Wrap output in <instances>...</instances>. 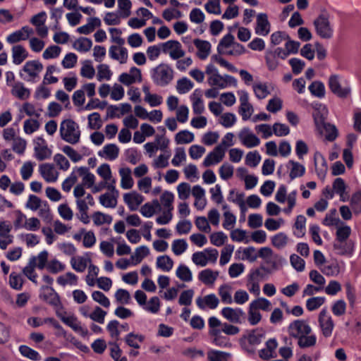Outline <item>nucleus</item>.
<instances>
[{
  "label": "nucleus",
  "instance_id": "f257e3e1",
  "mask_svg": "<svg viewBox=\"0 0 361 361\" xmlns=\"http://www.w3.org/2000/svg\"><path fill=\"white\" fill-rule=\"evenodd\" d=\"M288 331L290 337L298 340V345L300 348L313 347L317 343V336L312 334L311 326L305 320L297 319L291 322Z\"/></svg>",
  "mask_w": 361,
  "mask_h": 361
},
{
  "label": "nucleus",
  "instance_id": "f03ea898",
  "mask_svg": "<svg viewBox=\"0 0 361 361\" xmlns=\"http://www.w3.org/2000/svg\"><path fill=\"white\" fill-rule=\"evenodd\" d=\"M61 137L66 142L75 145L80 141V130L77 123L72 119L63 121L60 125Z\"/></svg>",
  "mask_w": 361,
  "mask_h": 361
},
{
  "label": "nucleus",
  "instance_id": "7ed1b4c3",
  "mask_svg": "<svg viewBox=\"0 0 361 361\" xmlns=\"http://www.w3.org/2000/svg\"><path fill=\"white\" fill-rule=\"evenodd\" d=\"M151 75L155 85L165 87L173 79V71L169 65L160 63L152 69Z\"/></svg>",
  "mask_w": 361,
  "mask_h": 361
},
{
  "label": "nucleus",
  "instance_id": "20e7f679",
  "mask_svg": "<svg viewBox=\"0 0 361 361\" xmlns=\"http://www.w3.org/2000/svg\"><path fill=\"white\" fill-rule=\"evenodd\" d=\"M329 17V14L324 11L320 13L313 22L317 35L322 39H329L334 35V30Z\"/></svg>",
  "mask_w": 361,
  "mask_h": 361
},
{
  "label": "nucleus",
  "instance_id": "39448f33",
  "mask_svg": "<svg viewBox=\"0 0 361 361\" xmlns=\"http://www.w3.org/2000/svg\"><path fill=\"white\" fill-rule=\"evenodd\" d=\"M328 85L332 93L341 99L347 98L351 92L350 86H341L340 76L338 75H330L328 81Z\"/></svg>",
  "mask_w": 361,
  "mask_h": 361
},
{
  "label": "nucleus",
  "instance_id": "423d86ee",
  "mask_svg": "<svg viewBox=\"0 0 361 361\" xmlns=\"http://www.w3.org/2000/svg\"><path fill=\"white\" fill-rule=\"evenodd\" d=\"M318 322L322 335L325 338L330 337L334 329V322L326 308L322 309L319 312Z\"/></svg>",
  "mask_w": 361,
  "mask_h": 361
},
{
  "label": "nucleus",
  "instance_id": "0eeeda50",
  "mask_svg": "<svg viewBox=\"0 0 361 361\" xmlns=\"http://www.w3.org/2000/svg\"><path fill=\"white\" fill-rule=\"evenodd\" d=\"M39 298L54 307L61 305L58 293L51 286H42Z\"/></svg>",
  "mask_w": 361,
  "mask_h": 361
},
{
  "label": "nucleus",
  "instance_id": "6e6552de",
  "mask_svg": "<svg viewBox=\"0 0 361 361\" xmlns=\"http://www.w3.org/2000/svg\"><path fill=\"white\" fill-rule=\"evenodd\" d=\"M42 70L43 65L39 61H27L25 63L23 71L28 74V78H24V80L26 81H34Z\"/></svg>",
  "mask_w": 361,
  "mask_h": 361
},
{
  "label": "nucleus",
  "instance_id": "1a4fd4ad",
  "mask_svg": "<svg viewBox=\"0 0 361 361\" xmlns=\"http://www.w3.org/2000/svg\"><path fill=\"white\" fill-rule=\"evenodd\" d=\"M236 79L229 75H221L219 73L213 74L208 78V83L211 86H216L220 89L226 88L228 85H235Z\"/></svg>",
  "mask_w": 361,
  "mask_h": 361
},
{
  "label": "nucleus",
  "instance_id": "9d476101",
  "mask_svg": "<svg viewBox=\"0 0 361 361\" xmlns=\"http://www.w3.org/2000/svg\"><path fill=\"white\" fill-rule=\"evenodd\" d=\"M226 149L222 145L214 147L212 152H209L204 159L203 165L208 167L211 165L219 163L225 155Z\"/></svg>",
  "mask_w": 361,
  "mask_h": 361
},
{
  "label": "nucleus",
  "instance_id": "9b49d317",
  "mask_svg": "<svg viewBox=\"0 0 361 361\" xmlns=\"http://www.w3.org/2000/svg\"><path fill=\"white\" fill-rule=\"evenodd\" d=\"M32 33V28L25 25L8 35L6 37V42L10 44H16L20 41L27 39Z\"/></svg>",
  "mask_w": 361,
  "mask_h": 361
},
{
  "label": "nucleus",
  "instance_id": "f8f14e48",
  "mask_svg": "<svg viewBox=\"0 0 361 361\" xmlns=\"http://www.w3.org/2000/svg\"><path fill=\"white\" fill-rule=\"evenodd\" d=\"M239 138L242 144L247 148H252L260 144V140L255 134L250 132V129L244 128L240 132Z\"/></svg>",
  "mask_w": 361,
  "mask_h": 361
},
{
  "label": "nucleus",
  "instance_id": "ddd939ff",
  "mask_svg": "<svg viewBox=\"0 0 361 361\" xmlns=\"http://www.w3.org/2000/svg\"><path fill=\"white\" fill-rule=\"evenodd\" d=\"M271 25L266 13H259L257 16L255 32L258 35L267 36L270 32Z\"/></svg>",
  "mask_w": 361,
  "mask_h": 361
},
{
  "label": "nucleus",
  "instance_id": "4468645a",
  "mask_svg": "<svg viewBox=\"0 0 361 361\" xmlns=\"http://www.w3.org/2000/svg\"><path fill=\"white\" fill-rule=\"evenodd\" d=\"M221 313L227 320L236 324H240L241 318L245 317V312L240 308L226 307L221 310Z\"/></svg>",
  "mask_w": 361,
  "mask_h": 361
},
{
  "label": "nucleus",
  "instance_id": "2eb2a0df",
  "mask_svg": "<svg viewBox=\"0 0 361 361\" xmlns=\"http://www.w3.org/2000/svg\"><path fill=\"white\" fill-rule=\"evenodd\" d=\"M314 159L317 176L321 180H324L328 170L327 161L325 157L318 152L314 153Z\"/></svg>",
  "mask_w": 361,
  "mask_h": 361
},
{
  "label": "nucleus",
  "instance_id": "dca6fc26",
  "mask_svg": "<svg viewBox=\"0 0 361 361\" xmlns=\"http://www.w3.org/2000/svg\"><path fill=\"white\" fill-rule=\"evenodd\" d=\"M196 303L201 310H204L206 307L214 310L218 307L219 300L215 294L211 293L205 295L203 298L199 297L196 300Z\"/></svg>",
  "mask_w": 361,
  "mask_h": 361
},
{
  "label": "nucleus",
  "instance_id": "f3484780",
  "mask_svg": "<svg viewBox=\"0 0 361 361\" xmlns=\"http://www.w3.org/2000/svg\"><path fill=\"white\" fill-rule=\"evenodd\" d=\"M39 173L48 183L55 182L57 180L59 174L55 170L54 165L51 164H41L39 166Z\"/></svg>",
  "mask_w": 361,
  "mask_h": 361
},
{
  "label": "nucleus",
  "instance_id": "a211bd4d",
  "mask_svg": "<svg viewBox=\"0 0 361 361\" xmlns=\"http://www.w3.org/2000/svg\"><path fill=\"white\" fill-rule=\"evenodd\" d=\"M278 343L275 338L269 339L265 344V348L259 351V356L264 360L276 357L275 350L276 349Z\"/></svg>",
  "mask_w": 361,
  "mask_h": 361
},
{
  "label": "nucleus",
  "instance_id": "6ab92c4d",
  "mask_svg": "<svg viewBox=\"0 0 361 361\" xmlns=\"http://www.w3.org/2000/svg\"><path fill=\"white\" fill-rule=\"evenodd\" d=\"M286 168L289 170L290 180L302 177L305 173V166L294 160H289L286 164Z\"/></svg>",
  "mask_w": 361,
  "mask_h": 361
},
{
  "label": "nucleus",
  "instance_id": "aec40b11",
  "mask_svg": "<svg viewBox=\"0 0 361 361\" xmlns=\"http://www.w3.org/2000/svg\"><path fill=\"white\" fill-rule=\"evenodd\" d=\"M123 200L130 211H135L143 202V197L136 192L125 193Z\"/></svg>",
  "mask_w": 361,
  "mask_h": 361
},
{
  "label": "nucleus",
  "instance_id": "412c9836",
  "mask_svg": "<svg viewBox=\"0 0 361 361\" xmlns=\"http://www.w3.org/2000/svg\"><path fill=\"white\" fill-rule=\"evenodd\" d=\"M333 247L337 255L350 256L353 254V245L350 241L335 240Z\"/></svg>",
  "mask_w": 361,
  "mask_h": 361
},
{
  "label": "nucleus",
  "instance_id": "4be33fe9",
  "mask_svg": "<svg viewBox=\"0 0 361 361\" xmlns=\"http://www.w3.org/2000/svg\"><path fill=\"white\" fill-rule=\"evenodd\" d=\"M62 322L82 336H86L88 334V330L81 326L80 323L74 316L63 317Z\"/></svg>",
  "mask_w": 361,
  "mask_h": 361
},
{
  "label": "nucleus",
  "instance_id": "5701e85b",
  "mask_svg": "<svg viewBox=\"0 0 361 361\" xmlns=\"http://www.w3.org/2000/svg\"><path fill=\"white\" fill-rule=\"evenodd\" d=\"M119 154V148L115 144H107L103 147L102 151H99L98 154L99 157L113 161L115 160Z\"/></svg>",
  "mask_w": 361,
  "mask_h": 361
},
{
  "label": "nucleus",
  "instance_id": "b1692460",
  "mask_svg": "<svg viewBox=\"0 0 361 361\" xmlns=\"http://www.w3.org/2000/svg\"><path fill=\"white\" fill-rule=\"evenodd\" d=\"M194 44L197 47L198 52L197 56L198 57L204 60L207 58V56L209 55L210 50H211V44L208 41L202 40L200 39H195L194 40Z\"/></svg>",
  "mask_w": 361,
  "mask_h": 361
},
{
  "label": "nucleus",
  "instance_id": "393cba45",
  "mask_svg": "<svg viewBox=\"0 0 361 361\" xmlns=\"http://www.w3.org/2000/svg\"><path fill=\"white\" fill-rule=\"evenodd\" d=\"M145 336L130 332L124 337L125 343L130 348L139 349L140 343L145 341Z\"/></svg>",
  "mask_w": 361,
  "mask_h": 361
},
{
  "label": "nucleus",
  "instance_id": "a878e982",
  "mask_svg": "<svg viewBox=\"0 0 361 361\" xmlns=\"http://www.w3.org/2000/svg\"><path fill=\"white\" fill-rule=\"evenodd\" d=\"M36 265V259L35 257H30L27 265L23 269V273L32 282L37 284V274L35 271Z\"/></svg>",
  "mask_w": 361,
  "mask_h": 361
},
{
  "label": "nucleus",
  "instance_id": "bb28decb",
  "mask_svg": "<svg viewBox=\"0 0 361 361\" xmlns=\"http://www.w3.org/2000/svg\"><path fill=\"white\" fill-rule=\"evenodd\" d=\"M27 56L28 53L22 45H16L12 47V57L13 63L19 65Z\"/></svg>",
  "mask_w": 361,
  "mask_h": 361
},
{
  "label": "nucleus",
  "instance_id": "cd10ccee",
  "mask_svg": "<svg viewBox=\"0 0 361 361\" xmlns=\"http://www.w3.org/2000/svg\"><path fill=\"white\" fill-rule=\"evenodd\" d=\"M121 177V186L123 189L128 190L133 186V180L131 177V170L129 168H122L119 170Z\"/></svg>",
  "mask_w": 361,
  "mask_h": 361
},
{
  "label": "nucleus",
  "instance_id": "c85d7f7f",
  "mask_svg": "<svg viewBox=\"0 0 361 361\" xmlns=\"http://www.w3.org/2000/svg\"><path fill=\"white\" fill-rule=\"evenodd\" d=\"M219 276L218 271H213L212 269H207L201 271L198 274V279L206 285L213 284Z\"/></svg>",
  "mask_w": 361,
  "mask_h": 361
},
{
  "label": "nucleus",
  "instance_id": "c756f323",
  "mask_svg": "<svg viewBox=\"0 0 361 361\" xmlns=\"http://www.w3.org/2000/svg\"><path fill=\"white\" fill-rule=\"evenodd\" d=\"M264 336V334L261 330L255 329L250 331L247 335L244 336L242 339L243 341L246 340L250 345H257L262 342V339Z\"/></svg>",
  "mask_w": 361,
  "mask_h": 361
},
{
  "label": "nucleus",
  "instance_id": "7c9ffc66",
  "mask_svg": "<svg viewBox=\"0 0 361 361\" xmlns=\"http://www.w3.org/2000/svg\"><path fill=\"white\" fill-rule=\"evenodd\" d=\"M11 93L20 99H27L30 95V91L26 88L23 82H17L13 85Z\"/></svg>",
  "mask_w": 361,
  "mask_h": 361
},
{
  "label": "nucleus",
  "instance_id": "2f4dec72",
  "mask_svg": "<svg viewBox=\"0 0 361 361\" xmlns=\"http://www.w3.org/2000/svg\"><path fill=\"white\" fill-rule=\"evenodd\" d=\"M234 42L235 37L232 34L228 33L219 42L217 46L218 54H226V51L224 49L231 47Z\"/></svg>",
  "mask_w": 361,
  "mask_h": 361
},
{
  "label": "nucleus",
  "instance_id": "473e14b6",
  "mask_svg": "<svg viewBox=\"0 0 361 361\" xmlns=\"http://www.w3.org/2000/svg\"><path fill=\"white\" fill-rule=\"evenodd\" d=\"M149 254V248L145 245H142L135 249L134 255H132L130 259L132 263L136 265L142 262L143 258Z\"/></svg>",
  "mask_w": 361,
  "mask_h": 361
},
{
  "label": "nucleus",
  "instance_id": "72a5a7b5",
  "mask_svg": "<svg viewBox=\"0 0 361 361\" xmlns=\"http://www.w3.org/2000/svg\"><path fill=\"white\" fill-rule=\"evenodd\" d=\"M268 274H269V269L264 266H261L255 270H251L247 277L248 281H257L259 282L261 280L266 279Z\"/></svg>",
  "mask_w": 361,
  "mask_h": 361
},
{
  "label": "nucleus",
  "instance_id": "f704fd0d",
  "mask_svg": "<svg viewBox=\"0 0 361 361\" xmlns=\"http://www.w3.org/2000/svg\"><path fill=\"white\" fill-rule=\"evenodd\" d=\"M19 352L23 357H27L31 360L39 361L41 360V355L39 353L27 345H20Z\"/></svg>",
  "mask_w": 361,
  "mask_h": 361
},
{
  "label": "nucleus",
  "instance_id": "c9c22d12",
  "mask_svg": "<svg viewBox=\"0 0 361 361\" xmlns=\"http://www.w3.org/2000/svg\"><path fill=\"white\" fill-rule=\"evenodd\" d=\"M306 218L303 215H298L294 224V235L298 238L302 237L305 233Z\"/></svg>",
  "mask_w": 361,
  "mask_h": 361
},
{
  "label": "nucleus",
  "instance_id": "e433bc0d",
  "mask_svg": "<svg viewBox=\"0 0 361 361\" xmlns=\"http://www.w3.org/2000/svg\"><path fill=\"white\" fill-rule=\"evenodd\" d=\"M311 94L318 98H323L325 96V86L321 81L312 82L308 87Z\"/></svg>",
  "mask_w": 361,
  "mask_h": 361
},
{
  "label": "nucleus",
  "instance_id": "4c0bfd02",
  "mask_svg": "<svg viewBox=\"0 0 361 361\" xmlns=\"http://www.w3.org/2000/svg\"><path fill=\"white\" fill-rule=\"evenodd\" d=\"M160 208V204L157 200L152 201V203H145L141 207L140 212L145 217H151L155 213V209Z\"/></svg>",
  "mask_w": 361,
  "mask_h": 361
},
{
  "label": "nucleus",
  "instance_id": "58836bf2",
  "mask_svg": "<svg viewBox=\"0 0 361 361\" xmlns=\"http://www.w3.org/2000/svg\"><path fill=\"white\" fill-rule=\"evenodd\" d=\"M92 46V40L87 37H80L73 44V47L80 52L90 51Z\"/></svg>",
  "mask_w": 361,
  "mask_h": 361
},
{
  "label": "nucleus",
  "instance_id": "ea45409f",
  "mask_svg": "<svg viewBox=\"0 0 361 361\" xmlns=\"http://www.w3.org/2000/svg\"><path fill=\"white\" fill-rule=\"evenodd\" d=\"M173 265L172 259L168 255L159 256L157 259V267L164 271H169Z\"/></svg>",
  "mask_w": 361,
  "mask_h": 361
},
{
  "label": "nucleus",
  "instance_id": "a19ab883",
  "mask_svg": "<svg viewBox=\"0 0 361 361\" xmlns=\"http://www.w3.org/2000/svg\"><path fill=\"white\" fill-rule=\"evenodd\" d=\"M194 134L187 130H180L175 136L178 145L190 143L194 140Z\"/></svg>",
  "mask_w": 361,
  "mask_h": 361
},
{
  "label": "nucleus",
  "instance_id": "79ce46f5",
  "mask_svg": "<svg viewBox=\"0 0 361 361\" xmlns=\"http://www.w3.org/2000/svg\"><path fill=\"white\" fill-rule=\"evenodd\" d=\"M176 276L181 281L189 282L192 279V274L190 269L184 264H180L176 269Z\"/></svg>",
  "mask_w": 361,
  "mask_h": 361
},
{
  "label": "nucleus",
  "instance_id": "37998d69",
  "mask_svg": "<svg viewBox=\"0 0 361 361\" xmlns=\"http://www.w3.org/2000/svg\"><path fill=\"white\" fill-rule=\"evenodd\" d=\"M92 219L96 226H101L104 224H110L113 218L111 215L105 214L101 212H95L92 215Z\"/></svg>",
  "mask_w": 361,
  "mask_h": 361
},
{
  "label": "nucleus",
  "instance_id": "c03bdc74",
  "mask_svg": "<svg viewBox=\"0 0 361 361\" xmlns=\"http://www.w3.org/2000/svg\"><path fill=\"white\" fill-rule=\"evenodd\" d=\"M46 269L51 274H56L63 271L66 269V265L56 259H52L47 262Z\"/></svg>",
  "mask_w": 361,
  "mask_h": 361
},
{
  "label": "nucleus",
  "instance_id": "a18cd8bd",
  "mask_svg": "<svg viewBox=\"0 0 361 361\" xmlns=\"http://www.w3.org/2000/svg\"><path fill=\"white\" fill-rule=\"evenodd\" d=\"M193 82L187 78H183L178 80L176 90L179 94H185L193 87Z\"/></svg>",
  "mask_w": 361,
  "mask_h": 361
},
{
  "label": "nucleus",
  "instance_id": "49530a36",
  "mask_svg": "<svg viewBox=\"0 0 361 361\" xmlns=\"http://www.w3.org/2000/svg\"><path fill=\"white\" fill-rule=\"evenodd\" d=\"M35 154L37 159L42 161L51 157V150L48 148L47 145H37L35 147Z\"/></svg>",
  "mask_w": 361,
  "mask_h": 361
},
{
  "label": "nucleus",
  "instance_id": "de8ad7c7",
  "mask_svg": "<svg viewBox=\"0 0 361 361\" xmlns=\"http://www.w3.org/2000/svg\"><path fill=\"white\" fill-rule=\"evenodd\" d=\"M85 317H89L92 320L99 324H104L106 312L99 307H96L94 310L90 314L82 313Z\"/></svg>",
  "mask_w": 361,
  "mask_h": 361
},
{
  "label": "nucleus",
  "instance_id": "09e8293b",
  "mask_svg": "<svg viewBox=\"0 0 361 361\" xmlns=\"http://www.w3.org/2000/svg\"><path fill=\"white\" fill-rule=\"evenodd\" d=\"M325 301L324 297H312L307 300L306 307L309 311H314L320 307Z\"/></svg>",
  "mask_w": 361,
  "mask_h": 361
},
{
  "label": "nucleus",
  "instance_id": "8fccbe9b",
  "mask_svg": "<svg viewBox=\"0 0 361 361\" xmlns=\"http://www.w3.org/2000/svg\"><path fill=\"white\" fill-rule=\"evenodd\" d=\"M172 251L176 255H182L188 248V243L184 239L174 240L171 245Z\"/></svg>",
  "mask_w": 361,
  "mask_h": 361
},
{
  "label": "nucleus",
  "instance_id": "3c124183",
  "mask_svg": "<svg viewBox=\"0 0 361 361\" xmlns=\"http://www.w3.org/2000/svg\"><path fill=\"white\" fill-rule=\"evenodd\" d=\"M252 308H255L257 310H262L264 311H269L271 310V304L269 300L264 298H259L254 300L250 303Z\"/></svg>",
  "mask_w": 361,
  "mask_h": 361
},
{
  "label": "nucleus",
  "instance_id": "603ef678",
  "mask_svg": "<svg viewBox=\"0 0 361 361\" xmlns=\"http://www.w3.org/2000/svg\"><path fill=\"white\" fill-rule=\"evenodd\" d=\"M265 61L269 71L275 70L279 66L278 58L273 51H266Z\"/></svg>",
  "mask_w": 361,
  "mask_h": 361
},
{
  "label": "nucleus",
  "instance_id": "864d4df0",
  "mask_svg": "<svg viewBox=\"0 0 361 361\" xmlns=\"http://www.w3.org/2000/svg\"><path fill=\"white\" fill-rule=\"evenodd\" d=\"M132 4L130 0H118V7L120 11L121 17L123 18H128L131 12Z\"/></svg>",
  "mask_w": 361,
  "mask_h": 361
},
{
  "label": "nucleus",
  "instance_id": "5fc2aeb1",
  "mask_svg": "<svg viewBox=\"0 0 361 361\" xmlns=\"http://www.w3.org/2000/svg\"><path fill=\"white\" fill-rule=\"evenodd\" d=\"M100 204L105 207L114 208L117 204V200L113 195L106 192L99 197Z\"/></svg>",
  "mask_w": 361,
  "mask_h": 361
},
{
  "label": "nucleus",
  "instance_id": "6e6d98bb",
  "mask_svg": "<svg viewBox=\"0 0 361 361\" xmlns=\"http://www.w3.org/2000/svg\"><path fill=\"white\" fill-rule=\"evenodd\" d=\"M112 73L109 69V67L106 64H100L97 66V78L99 81H102L104 79L109 80L111 79Z\"/></svg>",
  "mask_w": 361,
  "mask_h": 361
},
{
  "label": "nucleus",
  "instance_id": "4d7b16f0",
  "mask_svg": "<svg viewBox=\"0 0 361 361\" xmlns=\"http://www.w3.org/2000/svg\"><path fill=\"white\" fill-rule=\"evenodd\" d=\"M253 91L255 92V96L259 99H264L269 94V91L267 88V86L264 83H257L253 85Z\"/></svg>",
  "mask_w": 361,
  "mask_h": 361
},
{
  "label": "nucleus",
  "instance_id": "13d9d810",
  "mask_svg": "<svg viewBox=\"0 0 361 361\" xmlns=\"http://www.w3.org/2000/svg\"><path fill=\"white\" fill-rule=\"evenodd\" d=\"M9 283L12 288L17 290H21L23 284L22 275L12 272L9 276Z\"/></svg>",
  "mask_w": 361,
  "mask_h": 361
},
{
  "label": "nucleus",
  "instance_id": "bf43d9fd",
  "mask_svg": "<svg viewBox=\"0 0 361 361\" xmlns=\"http://www.w3.org/2000/svg\"><path fill=\"white\" fill-rule=\"evenodd\" d=\"M272 245L277 248L285 247L288 243V236L284 233H279L271 238Z\"/></svg>",
  "mask_w": 361,
  "mask_h": 361
},
{
  "label": "nucleus",
  "instance_id": "052dcab7",
  "mask_svg": "<svg viewBox=\"0 0 361 361\" xmlns=\"http://www.w3.org/2000/svg\"><path fill=\"white\" fill-rule=\"evenodd\" d=\"M350 206L355 214H361V191L357 192L352 195Z\"/></svg>",
  "mask_w": 361,
  "mask_h": 361
},
{
  "label": "nucleus",
  "instance_id": "680f3d73",
  "mask_svg": "<svg viewBox=\"0 0 361 361\" xmlns=\"http://www.w3.org/2000/svg\"><path fill=\"white\" fill-rule=\"evenodd\" d=\"M261 160V156L257 151L250 152L245 157V164L250 167H256Z\"/></svg>",
  "mask_w": 361,
  "mask_h": 361
},
{
  "label": "nucleus",
  "instance_id": "e2e57ef3",
  "mask_svg": "<svg viewBox=\"0 0 361 361\" xmlns=\"http://www.w3.org/2000/svg\"><path fill=\"white\" fill-rule=\"evenodd\" d=\"M61 51V48L57 45L48 47L43 52L42 56L44 59L57 58Z\"/></svg>",
  "mask_w": 361,
  "mask_h": 361
},
{
  "label": "nucleus",
  "instance_id": "0e129e2a",
  "mask_svg": "<svg viewBox=\"0 0 361 361\" xmlns=\"http://www.w3.org/2000/svg\"><path fill=\"white\" fill-rule=\"evenodd\" d=\"M118 325L119 322L117 320H111L106 326V330L109 331L110 336L115 339V341H117L120 336Z\"/></svg>",
  "mask_w": 361,
  "mask_h": 361
},
{
  "label": "nucleus",
  "instance_id": "69168bd1",
  "mask_svg": "<svg viewBox=\"0 0 361 361\" xmlns=\"http://www.w3.org/2000/svg\"><path fill=\"white\" fill-rule=\"evenodd\" d=\"M160 300L157 296H154L149 299L147 304L145 305L144 309L147 312L156 314L159 311Z\"/></svg>",
  "mask_w": 361,
  "mask_h": 361
},
{
  "label": "nucleus",
  "instance_id": "338daca9",
  "mask_svg": "<svg viewBox=\"0 0 361 361\" xmlns=\"http://www.w3.org/2000/svg\"><path fill=\"white\" fill-rule=\"evenodd\" d=\"M115 298L118 303L129 304L130 302V295L127 290L119 288L115 293Z\"/></svg>",
  "mask_w": 361,
  "mask_h": 361
},
{
  "label": "nucleus",
  "instance_id": "774afa93",
  "mask_svg": "<svg viewBox=\"0 0 361 361\" xmlns=\"http://www.w3.org/2000/svg\"><path fill=\"white\" fill-rule=\"evenodd\" d=\"M229 354L219 350H212L208 353L207 358L209 361H228Z\"/></svg>",
  "mask_w": 361,
  "mask_h": 361
}]
</instances>
